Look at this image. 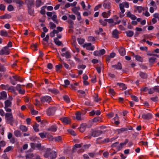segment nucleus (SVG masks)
Listing matches in <instances>:
<instances>
[{
	"label": "nucleus",
	"mask_w": 159,
	"mask_h": 159,
	"mask_svg": "<svg viewBox=\"0 0 159 159\" xmlns=\"http://www.w3.org/2000/svg\"><path fill=\"white\" fill-rule=\"evenodd\" d=\"M152 116L151 114L148 113L143 114L142 117L144 120H149L152 118Z\"/></svg>",
	"instance_id": "9"
},
{
	"label": "nucleus",
	"mask_w": 159,
	"mask_h": 159,
	"mask_svg": "<svg viewBox=\"0 0 159 159\" xmlns=\"http://www.w3.org/2000/svg\"><path fill=\"white\" fill-rule=\"evenodd\" d=\"M73 47L74 48V49H73V52H79L80 51V49L79 48H78L77 47L76 44L75 43H74V44H73Z\"/></svg>",
	"instance_id": "28"
},
{
	"label": "nucleus",
	"mask_w": 159,
	"mask_h": 159,
	"mask_svg": "<svg viewBox=\"0 0 159 159\" xmlns=\"http://www.w3.org/2000/svg\"><path fill=\"white\" fill-rule=\"evenodd\" d=\"M9 86L8 84L6 85L2 84L0 86V88L3 90H8Z\"/></svg>",
	"instance_id": "32"
},
{
	"label": "nucleus",
	"mask_w": 159,
	"mask_h": 159,
	"mask_svg": "<svg viewBox=\"0 0 159 159\" xmlns=\"http://www.w3.org/2000/svg\"><path fill=\"white\" fill-rule=\"evenodd\" d=\"M49 24L50 25V28L51 29H53L56 27V25L52 22H50L49 23Z\"/></svg>",
	"instance_id": "59"
},
{
	"label": "nucleus",
	"mask_w": 159,
	"mask_h": 159,
	"mask_svg": "<svg viewBox=\"0 0 159 159\" xmlns=\"http://www.w3.org/2000/svg\"><path fill=\"white\" fill-rule=\"evenodd\" d=\"M126 35L128 37H132L134 34V32L131 31H127L125 32Z\"/></svg>",
	"instance_id": "38"
},
{
	"label": "nucleus",
	"mask_w": 159,
	"mask_h": 159,
	"mask_svg": "<svg viewBox=\"0 0 159 159\" xmlns=\"http://www.w3.org/2000/svg\"><path fill=\"white\" fill-rule=\"evenodd\" d=\"M8 90L10 91V92L12 93H15V90L14 89V87L13 86H10L9 87V89Z\"/></svg>",
	"instance_id": "57"
},
{
	"label": "nucleus",
	"mask_w": 159,
	"mask_h": 159,
	"mask_svg": "<svg viewBox=\"0 0 159 159\" xmlns=\"http://www.w3.org/2000/svg\"><path fill=\"white\" fill-rule=\"evenodd\" d=\"M19 129L23 132H26L28 130L27 127L23 125H20L19 126Z\"/></svg>",
	"instance_id": "20"
},
{
	"label": "nucleus",
	"mask_w": 159,
	"mask_h": 159,
	"mask_svg": "<svg viewBox=\"0 0 159 159\" xmlns=\"http://www.w3.org/2000/svg\"><path fill=\"white\" fill-rule=\"evenodd\" d=\"M57 127L56 125H52L46 129V130L51 132H55L57 130Z\"/></svg>",
	"instance_id": "10"
},
{
	"label": "nucleus",
	"mask_w": 159,
	"mask_h": 159,
	"mask_svg": "<svg viewBox=\"0 0 159 159\" xmlns=\"http://www.w3.org/2000/svg\"><path fill=\"white\" fill-rule=\"evenodd\" d=\"M84 48H86V49L89 50H93L94 48V47L92 46L91 43H88L84 44L83 46Z\"/></svg>",
	"instance_id": "6"
},
{
	"label": "nucleus",
	"mask_w": 159,
	"mask_h": 159,
	"mask_svg": "<svg viewBox=\"0 0 159 159\" xmlns=\"http://www.w3.org/2000/svg\"><path fill=\"white\" fill-rule=\"evenodd\" d=\"M87 126V125L86 124H83L81 125L80 128V130L83 132L84 131Z\"/></svg>",
	"instance_id": "23"
},
{
	"label": "nucleus",
	"mask_w": 159,
	"mask_h": 159,
	"mask_svg": "<svg viewBox=\"0 0 159 159\" xmlns=\"http://www.w3.org/2000/svg\"><path fill=\"white\" fill-rule=\"evenodd\" d=\"M82 146V144H75L73 148V150L75 149L76 148H80Z\"/></svg>",
	"instance_id": "55"
},
{
	"label": "nucleus",
	"mask_w": 159,
	"mask_h": 159,
	"mask_svg": "<svg viewBox=\"0 0 159 159\" xmlns=\"http://www.w3.org/2000/svg\"><path fill=\"white\" fill-rule=\"evenodd\" d=\"M43 4L41 0H36L35 5L37 8L39 7Z\"/></svg>",
	"instance_id": "18"
},
{
	"label": "nucleus",
	"mask_w": 159,
	"mask_h": 159,
	"mask_svg": "<svg viewBox=\"0 0 159 159\" xmlns=\"http://www.w3.org/2000/svg\"><path fill=\"white\" fill-rule=\"evenodd\" d=\"M47 7L46 6H43L41 8V10L40 11V13L42 15H45L46 13L45 9Z\"/></svg>",
	"instance_id": "39"
},
{
	"label": "nucleus",
	"mask_w": 159,
	"mask_h": 159,
	"mask_svg": "<svg viewBox=\"0 0 159 159\" xmlns=\"http://www.w3.org/2000/svg\"><path fill=\"white\" fill-rule=\"evenodd\" d=\"M62 138L60 136H58L56 137L53 139L56 141L60 142L62 140Z\"/></svg>",
	"instance_id": "48"
},
{
	"label": "nucleus",
	"mask_w": 159,
	"mask_h": 159,
	"mask_svg": "<svg viewBox=\"0 0 159 159\" xmlns=\"http://www.w3.org/2000/svg\"><path fill=\"white\" fill-rule=\"evenodd\" d=\"M15 2L17 4H18L20 6H22L24 4V2L20 0H16Z\"/></svg>",
	"instance_id": "47"
},
{
	"label": "nucleus",
	"mask_w": 159,
	"mask_h": 159,
	"mask_svg": "<svg viewBox=\"0 0 159 159\" xmlns=\"http://www.w3.org/2000/svg\"><path fill=\"white\" fill-rule=\"evenodd\" d=\"M134 57L135 58L136 60L137 61L141 62H143V58L140 56L139 55H136L134 56Z\"/></svg>",
	"instance_id": "33"
},
{
	"label": "nucleus",
	"mask_w": 159,
	"mask_h": 159,
	"mask_svg": "<svg viewBox=\"0 0 159 159\" xmlns=\"http://www.w3.org/2000/svg\"><path fill=\"white\" fill-rule=\"evenodd\" d=\"M77 40L78 41V43L80 44H82L85 41L84 39L82 38H78Z\"/></svg>",
	"instance_id": "52"
},
{
	"label": "nucleus",
	"mask_w": 159,
	"mask_h": 159,
	"mask_svg": "<svg viewBox=\"0 0 159 159\" xmlns=\"http://www.w3.org/2000/svg\"><path fill=\"white\" fill-rule=\"evenodd\" d=\"M150 99L152 101L155 102L157 101L158 100V98L157 97L155 96L151 98H150Z\"/></svg>",
	"instance_id": "62"
},
{
	"label": "nucleus",
	"mask_w": 159,
	"mask_h": 159,
	"mask_svg": "<svg viewBox=\"0 0 159 159\" xmlns=\"http://www.w3.org/2000/svg\"><path fill=\"white\" fill-rule=\"evenodd\" d=\"M4 107H9L11 106V101L7 100L5 102Z\"/></svg>",
	"instance_id": "26"
},
{
	"label": "nucleus",
	"mask_w": 159,
	"mask_h": 159,
	"mask_svg": "<svg viewBox=\"0 0 159 159\" xmlns=\"http://www.w3.org/2000/svg\"><path fill=\"white\" fill-rule=\"evenodd\" d=\"M54 40L55 43L58 46H60L62 44L61 42L57 38H54Z\"/></svg>",
	"instance_id": "41"
},
{
	"label": "nucleus",
	"mask_w": 159,
	"mask_h": 159,
	"mask_svg": "<svg viewBox=\"0 0 159 159\" xmlns=\"http://www.w3.org/2000/svg\"><path fill=\"white\" fill-rule=\"evenodd\" d=\"M9 79L11 83L13 85H15L16 84V81L22 82L24 81L23 79L17 75H15L12 77H10Z\"/></svg>",
	"instance_id": "2"
},
{
	"label": "nucleus",
	"mask_w": 159,
	"mask_h": 159,
	"mask_svg": "<svg viewBox=\"0 0 159 159\" xmlns=\"http://www.w3.org/2000/svg\"><path fill=\"white\" fill-rule=\"evenodd\" d=\"M110 11H108V12H104L102 13V15L104 18H107L110 16Z\"/></svg>",
	"instance_id": "22"
},
{
	"label": "nucleus",
	"mask_w": 159,
	"mask_h": 159,
	"mask_svg": "<svg viewBox=\"0 0 159 159\" xmlns=\"http://www.w3.org/2000/svg\"><path fill=\"white\" fill-rule=\"evenodd\" d=\"M61 55L62 57H65L66 58H70L71 57L70 52L68 51L62 53Z\"/></svg>",
	"instance_id": "16"
},
{
	"label": "nucleus",
	"mask_w": 159,
	"mask_h": 159,
	"mask_svg": "<svg viewBox=\"0 0 159 159\" xmlns=\"http://www.w3.org/2000/svg\"><path fill=\"white\" fill-rule=\"evenodd\" d=\"M119 7L120 10L121 11V12L122 14L124 13L125 11V10L124 8V6L122 4L120 3L119 4Z\"/></svg>",
	"instance_id": "43"
},
{
	"label": "nucleus",
	"mask_w": 159,
	"mask_h": 159,
	"mask_svg": "<svg viewBox=\"0 0 159 159\" xmlns=\"http://www.w3.org/2000/svg\"><path fill=\"white\" fill-rule=\"evenodd\" d=\"M61 120L64 124H68L71 122V120L67 117H63L61 118Z\"/></svg>",
	"instance_id": "11"
},
{
	"label": "nucleus",
	"mask_w": 159,
	"mask_h": 159,
	"mask_svg": "<svg viewBox=\"0 0 159 159\" xmlns=\"http://www.w3.org/2000/svg\"><path fill=\"white\" fill-rule=\"evenodd\" d=\"M14 9V7L11 5H9L8 7L7 10L9 11H12Z\"/></svg>",
	"instance_id": "58"
},
{
	"label": "nucleus",
	"mask_w": 159,
	"mask_h": 159,
	"mask_svg": "<svg viewBox=\"0 0 159 159\" xmlns=\"http://www.w3.org/2000/svg\"><path fill=\"white\" fill-rule=\"evenodd\" d=\"M109 92L110 94L113 96H114L116 94V93L113 89H109Z\"/></svg>",
	"instance_id": "53"
},
{
	"label": "nucleus",
	"mask_w": 159,
	"mask_h": 159,
	"mask_svg": "<svg viewBox=\"0 0 159 159\" xmlns=\"http://www.w3.org/2000/svg\"><path fill=\"white\" fill-rule=\"evenodd\" d=\"M40 100L42 103L45 102L49 103L51 100V98L49 96L43 97L41 98Z\"/></svg>",
	"instance_id": "8"
},
{
	"label": "nucleus",
	"mask_w": 159,
	"mask_h": 159,
	"mask_svg": "<svg viewBox=\"0 0 159 159\" xmlns=\"http://www.w3.org/2000/svg\"><path fill=\"white\" fill-rule=\"evenodd\" d=\"M156 59V58L154 57H152L149 59V61L151 63L154 62Z\"/></svg>",
	"instance_id": "60"
},
{
	"label": "nucleus",
	"mask_w": 159,
	"mask_h": 159,
	"mask_svg": "<svg viewBox=\"0 0 159 159\" xmlns=\"http://www.w3.org/2000/svg\"><path fill=\"white\" fill-rule=\"evenodd\" d=\"M102 131L101 130H97L93 131L92 133V135L94 137H97L102 133Z\"/></svg>",
	"instance_id": "12"
},
{
	"label": "nucleus",
	"mask_w": 159,
	"mask_h": 159,
	"mask_svg": "<svg viewBox=\"0 0 159 159\" xmlns=\"http://www.w3.org/2000/svg\"><path fill=\"white\" fill-rule=\"evenodd\" d=\"M63 98L65 101L67 103H69L70 101L69 98L67 95H65L63 97Z\"/></svg>",
	"instance_id": "46"
},
{
	"label": "nucleus",
	"mask_w": 159,
	"mask_h": 159,
	"mask_svg": "<svg viewBox=\"0 0 159 159\" xmlns=\"http://www.w3.org/2000/svg\"><path fill=\"white\" fill-rule=\"evenodd\" d=\"M144 38H146V39H149L151 40L152 37L151 34H144L143 35Z\"/></svg>",
	"instance_id": "51"
},
{
	"label": "nucleus",
	"mask_w": 159,
	"mask_h": 159,
	"mask_svg": "<svg viewBox=\"0 0 159 159\" xmlns=\"http://www.w3.org/2000/svg\"><path fill=\"white\" fill-rule=\"evenodd\" d=\"M39 125L36 123H35L33 126V127L34 130L36 132H38L39 131V129L38 128Z\"/></svg>",
	"instance_id": "45"
},
{
	"label": "nucleus",
	"mask_w": 159,
	"mask_h": 159,
	"mask_svg": "<svg viewBox=\"0 0 159 159\" xmlns=\"http://www.w3.org/2000/svg\"><path fill=\"white\" fill-rule=\"evenodd\" d=\"M121 3L122 4V5L124 6V7H125L126 8H128L129 7V3L128 2H123Z\"/></svg>",
	"instance_id": "56"
},
{
	"label": "nucleus",
	"mask_w": 159,
	"mask_h": 159,
	"mask_svg": "<svg viewBox=\"0 0 159 159\" xmlns=\"http://www.w3.org/2000/svg\"><path fill=\"white\" fill-rule=\"evenodd\" d=\"M131 98H132V100H134L136 102H138L139 101V99L138 98L136 97V96H134V95H131Z\"/></svg>",
	"instance_id": "63"
},
{
	"label": "nucleus",
	"mask_w": 159,
	"mask_h": 159,
	"mask_svg": "<svg viewBox=\"0 0 159 159\" xmlns=\"http://www.w3.org/2000/svg\"><path fill=\"white\" fill-rule=\"evenodd\" d=\"M134 7L136 9V10L138 11L139 13H141L142 11L143 10V8L142 6H135Z\"/></svg>",
	"instance_id": "36"
},
{
	"label": "nucleus",
	"mask_w": 159,
	"mask_h": 159,
	"mask_svg": "<svg viewBox=\"0 0 159 159\" xmlns=\"http://www.w3.org/2000/svg\"><path fill=\"white\" fill-rule=\"evenodd\" d=\"M56 110V107H50L47 111V114L49 116L53 115L55 114Z\"/></svg>",
	"instance_id": "5"
},
{
	"label": "nucleus",
	"mask_w": 159,
	"mask_h": 159,
	"mask_svg": "<svg viewBox=\"0 0 159 159\" xmlns=\"http://www.w3.org/2000/svg\"><path fill=\"white\" fill-rule=\"evenodd\" d=\"M139 75L141 78L143 79H146L148 77L147 74L143 72H140L139 73Z\"/></svg>",
	"instance_id": "29"
},
{
	"label": "nucleus",
	"mask_w": 159,
	"mask_h": 159,
	"mask_svg": "<svg viewBox=\"0 0 159 159\" xmlns=\"http://www.w3.org/2000/svg\"><path fill=\"white\" fill-rule=\"evenodd\" d=\"M128 129L126 128H122L121 129H118L116 130V132L118 134L122 133L123 132L127 131Z\"/></svg>",
	"instance_id": "24"
},
{
	"label": "nucleus",
	"mask_w": 159,
	"mask_h": 159,
	"mask_svg": "<svg viewBox=\"0 0 159 159\" xmlns=\"http://www.w3.org/2000/svg\"><path fill=\"white\" fill-rule=\"evenodd\" d=\"M75 115L76 119L78 120H81L84 119L83 117H81V113L80 112L77 111L76 112Z\"/></svg>",
	"instance_id": "14"
},
{
	"label": "nucleus",
	"mask_w": 159,
	"mask_h": 159,
	"mask_svg": "<svg viewBox=\"0 0 159 159\" xmlns=\"http://www.w3.org/2000/svg\"><path fill=\"white\" fill-rule=\"evenodd\" d=\"M127 16L132 20H135L137 18L136 16L132 14L130 11H128L127 12Z\"/></svg>",
	"instance_id": "15"
},
{
	"label": "nucleus",
	"mask_w": 159,
	"mask_h": 159,
	"mask_svg": "<svg viewBox=\"0 0 159 159\" xmlns=\"http://www.w3.org/2000/svg\"><path fill=\"white\" fill-rule=\"evenodd\" d=\"M13 149V147L12 146H8L4 150V152H6L12 150Z\"/></svg>",
	"instance_id": "49"
},
{
	"label": "nucleus",
	"mask_w": 159,
	"mask_h": 159,
	"mask_svg": "<svg viewBox=\"0 0 159 159\" xmlns=\"http://www.w3.org/2000/svg\"><path fill=\"white\" fill-rule=\"evenodd\" d=\"M94 100L96 102H98L99 101L101 100V99L98 98V94H95L93 96Z\"/></svg>",
	"instance_id": "44"
},
{
	"label": "nucleus",
	"mask_w": 159,
	"mask_h": 159,
	"mask_svg": "<svg viewBox=\"0 0 159 159\" xmlns=\"http://www.w3.org/2000/svg\"><path fill=\"white\" fill-rule=\"evenodd\" d=\"M119 52L121 55L124 56L125 54V48L121 47L119 50Z\"/></svg>",
	"instance_id": "25"
},
{
	"label": "nucleus",
	"mask_w": 159,
	"mask_h": 159,
	"mask_svg": "<svg viewBox=\"0 0 159 159\" xmlns=\"http://www.w3.org/2000/svg\"><path fill=\"white\" fill-rule=\"evenodd\" d=\"M46 14L49 17H52L51 18H49V19H51L55 23L57 24L58 23V22L57 20V16L55 11L48 12L46 13Z\"/></svg>",
	"instance_id": "3"
},
{
	"label": "nucleus",
	"mask_w": 159,
	"mask_h": 159,
	"mask_svg": "<svg viewBox=\"0 0 159 159\" xmlns=\"http://www.w3.org/2000/svg\"><path fill=\"white\" fill-rule=\"evenodd\" d=\"M62 67V65L61 64H59L56 66V70L57 72H60V69Z\"/></svg>",
	"instance_id": "40"
},
{
	"label": "nucleus",
	"mask_w": 159,
	"mask_h": 159,
	"mask_svg": "<svg viewBox=\"0 0 159 159\" xmlns=\"http://www.w3.org/2000/svg\"><path fill=\"white\" fill-rule=\"evenodd\" d=\"M9 53V48H8V47H5L0 52V54L1 55H8Z\"/></svg>",
	"instance_id": "7"
},
{
	"label": "nucleus",
	"mask_w": 159,
	"mask_h": 159,
	"mask_svg": "<svg viewBox=\"0 0 159 159\" xmlns=\"http://www.w3.org/2000/svg\"><path fill=\"white\" fill-rule=\"evenodd\" d=\"M0 35L2 36L7 37L8 36V32L5 30L0 31Z\"/></svg>",
	"instance_id": "31"
},
{
	"label": "nucleus",
	"mask_w": 159,
	"mask_h": 159,
	"mask_svg": "<svg viewBox=\"0 0 159 159\" xmlns=\"http://www.w3.org/2000/svg\"><path fill=\"white\" fill-rule=\"evenodd\" d=\"M102 121V119L100 117H97L94 118L93 120V121L94 122H101Z\"/></svg>",
	"instance_id": "34"
},
{
	"label": "nucleus",
	"mask_w": 159,
	"mask_h": 159,
	"mask_svg": "<svg viewBox=\"0 0 159 159\" xmlns=\"http://www.w3.org/2000/svg\"><path fill=\"white\" fill-rule=\"evenodd\" d=\"M119 34L118 31L116 30H115L112 32V36L113 37L117 39L119 38Z\"/></svg>",
	"instance_id": "21"
},
{
	"label": "nucleus",
	"mask_w": 159,
	"mask_h": 159,
	"mask_svg": "<svg viewBox=\"0 0 159 159\" xmlns=\"http://www.w3.org/2000/svg\"><path fill=\"white\" fill-rule=\"evenodd\" d=\"M26 159L31 158L34 157V155L33 154L30 153L27 154L26 156Z\"/></svg>",
	"instance_id": "61"
},
{
	"label": "nucleus",
	"mask_w": 159,
	"mask_h": 159,
	"mask_svg": "<svg viewBox=\"0 0 159 159\" xmlns=\"http://www.w3.org/2000/svg\"><path fill=\"white\" fill-rule=\"evenodd\" d=\"M39 135L41 138L42 139L46 137V135L43 133H39Z\"/></svg>",
	"instance_id": "64"
},
{
	"label": "nucleus",
	"mask_w": 159,
	"mask_h": 159,
	"mask_svg": "<svg viewBox=\"0 0 159 159\" xmlns=\"http://www.w3.org/2000/svg\"><path fill=\"white\" fill-rule=\"evenodd\" d=\"M107 21H106V19H104V20L100 19L99 20L100 23L103 26L106 25L107 24Z\"/></svg>",
	"instance_id": "42"
},
{
	"label": "nucleus",
	"mask_w": 159,
	"mask_h": 159,
	"mask_svg": "<svg viewBox=\"0 0 159 159\" xmlns=\"http://www.w3.org/2000/svg\"><path fill=\"white\" fill-rule=\"evenodd\" d=\"M103 7L105 9H109L111 8V3L109 2L104 3Z\"/></svg>",
	"instance_id": "35"
},
{
	"label": "nucleus",
	"mask_w": 159,
	"mask_h": 159,
	"mask_svg": "<svg viewBox=\"0 0 159 159\" xmlns=\"http://www.w3.org/2000/svg\"><path fill=\"white\" fill-rule=\"evenodd\" d=\"M57 156L56 152L51 150L50 148H47L44 155V157L48 158L49 159H55Z\"/></svg>",
	"instance_id": "1"
},
{
	"label": "nucleus",
	"mask_w": 159,
	"mask_h": 159,
	"mask_svg": "<svg viewBox=\"0 0 159 159\" xmlns=\"http://www.w3.org/2000/svg\"><path fill=\"white\" fill-rule=\"evenodd\" d=\"M14 134L16 137H19L21 136V133L20 131L18 130H15L14 132Z\"/></svg>",
	"instance_id": "19"
},
{
	"label": "nucleus",
	"mask_w": 159,
	"mask_h": 159,
	"mask_svg": "<svg viewBox=\"0 0 159 159\" xmlns=\"http://www.w3.org/2000/svg\"><path fill=\"white\" fill-rule=\"evenodd\" d=\"M111 66L117 70H121L122 68L120 62H118L117 64L112 65Z\"/></svg>",
	"instance_id": "17"
},
{
	"label": "nucleus",
	"mask_w": 159,
	"mask_h": 159,
	"mask_svg": "<svg viewBox=\"0 0 159 159\" xmlns=\"http://www.w3.org/2000/svg\"><path fill=\"white\" fill-rule=\"evenodd\" d=\"M90 146V144L84 145L82 148L83 149H82V152H83L86 149L88 148Z\"/></svg>",
	"instance_id": "54"
},
{
	"label": "nucleus",
	"mask_w": 159,
	"mask_h": 159,
	"mask_svg": "<svg viewBox=\"0 0 159 159\" xmlns=\"http://www.w3.org/2000/svg\"><path fill=\"white\" fill-rule=\"evenodd\" d=\"M5 117L8 123L12 125L14 122V120L12 113H6L5 115Z\"/></svg>",
	"instance_id": "4"
},
{
	"label": "nucleus",
	"mask_w": 159,
	"mask_h": 159,
	"mask_svg": "<svg viewBox=\"0 0 159 159\" xmlns=\"http://www.w3.org/2000/svg\"><path fill=\"white\" fill-rule=\"evenodd\" d=\"M34 0H25V2L29 7H30L34 5Z\"/></svg>",
	"instance_id": "13"
},
{
	"label": "nucleus",
	"mask_w": 159,
	"mask_h": 159,
	"mask_svg": "<svg viewBox=\"0 0 159 159\" xmlns=\"http://www.w3.org/2000/svg\"><path fill=\"white\" fill-rule=\"evenodd\" d=\"M128 141H129L128 139H126L124 143H120L119 146V148L120 149H121L123 146L126 144L128 143Z\"/></svg>",
	"instance_id": "37"
},
{
	"label": "nucleus",
	"mask_w": 159,
	"mask_h": 159,
	"mask_svg": "<svg viewBox=\"0 0 159 159\" xmlns=\"http://www.w3.org/2000/svg\"><path fill=\"white\" fill-rule=\"evenodd\" d=\"M117 85H119L120 88L122 89V90H124L126 89L127 87V86L122 83H117Z\"/></svg>",
	"instance_id": "27"
},
{
	"label": "nucleus",
	"mask_w": 159,
	"mask_h": 159,
	"mask_svg": "<svg viewBox=\"0 0 159 159\" xmlns=\"http://www.w3.org/2000/svg\"><path fill=\"white\" fill-rule=\"evenodd\" d=\"M0 95L2 99H5L7 98V93L6 92L2 91L0 93Z\"/></svg>",
	"instance_id": "30"
},
{
	"label": "nucleus",
	"mask_w": 159,
	"mask_h": 159,
	"mask_svg": "<svg viewBox=\"0 0 159 159\" xmlns=\"http://www.w3.org/2000/svg\"><path fill=\"white\" fill-rule=\"evenodd\" d=\"M80 9V7H75L71 9L72 11L74 13L76 12L77 11Z\"/></svg>",
	"instance_id": "50"
}]
</instances>
